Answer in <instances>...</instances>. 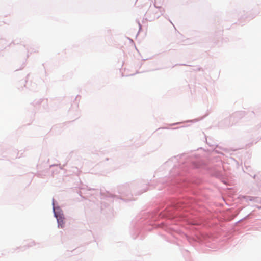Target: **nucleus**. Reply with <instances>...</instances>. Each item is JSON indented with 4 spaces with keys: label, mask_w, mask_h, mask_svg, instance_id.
<instances>
[{
    "label": "nucleus",
    "mask_w": 261,
    "mask_h": 261,
    "mask_svg": "<svg viewBox=\"0 0 261 261\" xmlns=\"http://www.w3.org/2000/svg\"><path fill=\"white\" fill-rule=\"evenodd\" d=\"M56 218L57 219L58 226H60L61 228L64 227V225H65L64 217L62 215H58V216L56 215Z\"/></svg>",
    "instance_id": "obj_1"
}]
</instances>
